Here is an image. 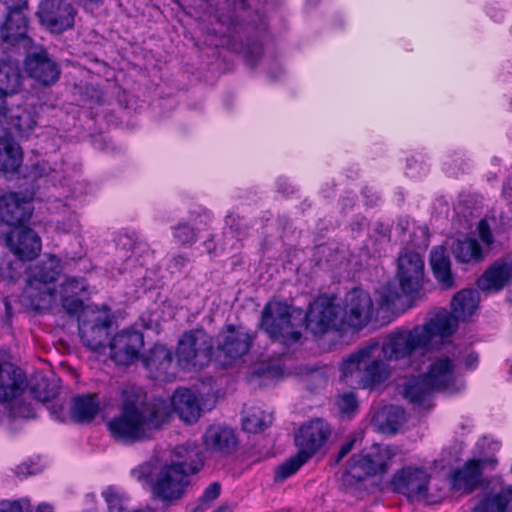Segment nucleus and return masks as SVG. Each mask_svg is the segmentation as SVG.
<instances>
[{
    "instance_id": "ea45409f",
    "label": "nucleus",
    "mask_w": 512,
    "mask_h": 512,
    "mask_svg": "<svg viewBox=\"0 0 512 512\" xmlns=\"http://www.w3.org/2000/svg\"><path fill=\"white\" fill-rule=\"evenodd\" d=\"M272 423V415L257 409L242 419L243 429L249 433H259Z\"/></svg>"
},
{
    "instance_id": "393cba45",
    "label": "nucleus",
    "mask_w": 512,
    "mask_h": 512,
    "mask_svg": "<svg viewBox=\"0 0 512 512\" xmlns=\"http://www.w3.org/2000/svg\"><path fill=\"white\" fill-rule=\"evenodd\" d=\"M168 463L177 469L184 470L189 476L198 473L204 464L200 448L192 443L176 446L172 452V459Z\"/></svg>"
},
{
    "instance_id": "412c9836",
    "label": "nucleus",
    "mask_w": 512,
    "mask_h": 512,
    "mask_svg": "<svg viewBox=\"0 0 512 512\" xmlns=\"http://www.w3.org/2000/svg\"><path fill=\"white\" fill-rule=\"evenodd\" d=\"M27 379L22 370L10 363H0V403L16 400L26 389Z\"/></svg>"
},
{
    "instance_id": "0eeeda50",
    "label": "nucleus",
    "mask_w": 512,
    "mask_h": 512,
    "mask_svg": "<svg viewBox=\"0 0 512 512\" xmlns=\"http://www.w3.org/2000/svg\"><path fill=\"white\" fill-rule=\"evenodd\" d=\"M190 483V476L184 470L165 463L151 478V494L153 498L170 505L183 498Z\"/></svg>"
},
{
    "instance_id": "e433bc0d",
    "label": "nucleus",
    "mask_w": 512,
    "mask_h": 512,
    "mask_svg": "<svg viewBox=\"0 0 512 512\" xmlns=\"http://www.w3.org/2000/svg\"><path fill=\"white\" fill-rule=\"evenodd\" d=\"M512 502V486L504 488L500 493L484 497L473 508V512H505Z\"/></svg>"
},
{
    "instance_id": "c9c22d12",
    "label": "nucleus",
    "mask_w": 512,
    "mask_h": 512,
    "mask_svg": "<svg viewBox=\"0 0 512 512\" xmlns=\"http://www.w3.org/2000/svg\"><path fill=\"white\" fill-rule=\"evenodd\" d=\"M454 256L461 263H479L484 259V249L475 238H465L455 243Z\"/></svg>"
},
{
    "instance_id": "69168bd1",
    "label": "nucleus",
    "mask_w": 512,
    "mask_h": 512,
    "mask_svg": "<svg viewBox=\"0 0 512 512\" xmlns=\"http://www.w3.org/2000/svg\"><path fill=\"white\" fill-rule=\"evenodd\" d=\"M479 362V356L477 353H470L465 359V367L467 369H475Z\"/></svg>"
},
{
    "instance_id": "774afa93",
    "label": "nucleus",
    "mask_w": 512,
    "mask_h": 512,
    "mask_svg": "<svg viewBox=\"0 0 512 512\" xmlns=\"http://www.w3.org/2000/svg\"><path fill=\"white\" fill-rule=\"evenodd\" d=\"M176 266H184L189 260L184 255H177L173 258Z\"/></svg>"
},
{
    "instance_id": "49530a36",
    "label": "nucleus",
    "mask_w": 512,
    "mask_h": 512,
    "mask_svg": "<svg viewBox=\"0 0 512 512\" xmlns=\"http://www.w3.org/2000/svg\"><path fill=\"white\" fill-rule=\"evenodd\" d=\"M174 237L182 244H192L197 239V234L194 228L186 223H180L174 227Z\"/></svg>"
},
{
    "instance_id": "338daca9",
    "label": "nucleus",
    "mask_w": 512,
    "mask_h": 512,
    "mask_svg": "<svg viewBox=\"0 0 512 512\" xmlns=\"http://www.w3.org/2000/svg\"><path fill=\"white\" fill-rule=\"evenodd\" d=\"M51 413L59 421H64L65 420V418L62 416V414H63V407L62 406H52L51 407Z\"/></svg>"
},
{
    "instance_id": "0e129e2a",
    "label": "nucleus",
    "mask_w": 512,
    "mask_h": 512,
    "mask_svg": "<svg viewBox=\"0 0 512 512\" xmlns=\"http://www.w3.org/2000/svg\"><path fill=\"white\" fill-rule=\"evenodd\" d=\"M352 450V440H348L339 450L335 463L338 464Z\"/></svg>"
},
{
    "instance_id": "ddd939ff",
    "label": "nucleus",
    "mask_w": 512,
    "mask_h": 512,
    "mask_svg": "<svg viewBox=\"0 0 512 512\" xmlns=\"http://www.w3.org/2000/svg\"><path fill=\"white\" fill-rule=\"evenodd\" d=\"M430 476L420 468H403L394 474L391 485L394 491L405 495L409 499H423L432 502L428 495Z\"/></svg>"
},
{
    "instance_id": "dca6fc26",
    "label": "nucleus",
    "mask_w": 512,
    "mask_h": 512,
    "mask_svg": "<svg viewBox=\"0 0 512 512\" xmlns=\"http://www.w3.org/2000/svg\"><path fill=\"white\" fill-rule=\"evenodd\" d=\"M331 435L329 424L322 419H315L303 425L295 436L299 452L310 459Z\"/></svg>"
},
{
    "instance_id": "8fccbe9b",
    "label": "nucleus",
    "mask_w": 512,
    "mask_h": 512,
    "mask_svg": "<svg viewBox=\"0 0 512 512\" xmlns=\"http://www.w3.org/2000/svg\"><path fill=\"white\" fill-rule=\"evenodd\" d=\"M336 405L340 416L342 418L347 417L349 419L352 414V392H345L339 395Z\"/></svg>"
},
{
    "instance_id": "6e6552de",
    "label": "nucleus",
    "mask_w": 512,
    "mask_h": 512,
    "mask_svg": "<svg viewBox=\"0 0 512 512\" xmlns=\"http://www.w3.org/2000/svg\"><path fill=\"white\" fill-rule=\"evenodd\" d=\"M290 307L279 301L268 302L262 310L261 325L270 338L289 345L297 342L301 333L291 322Z\"/></svg>"
},
{
    "instance_id": "bf43d9fd",
    "label": "nucleus",
    "mask_w": 512,
    "mask_h": 512,
    "mask_svg": "<svg viewBox=\"0 0 512 512\" xmlns=\"http://www.w3.org/2000/svg\"><path fill=\"white\" fill-rule=\"evenodd\" d=\"M339 487L343 491H349L352 488L351 468L346 466L338 476Z\"/></svg>"
},
{
    "instance_id": "58836bf2",
    "label": "nucleus",
    "mask_w": 512,
    "mask_h": 512,
    "mask_svg": "<svg viewBox=\"0 0 512 512\" xmlns=\"http://www.w3.org/2000/svg\"><path fill=\"white\" fill-rule=\"evenodd\" d=\"M11 126L21 135L30 133L36 126L37 120L33 109L17 107L9 112Z\"/></svg>"
},
{
    "instance_id": "f8f14e48",
    "label": "nucleus",
    "mask_w": 512,
    "mask_h": 512,
    "mask_svg": "<svg viewBox=\"0 0 512 512\" xmlns=\"http://www.w3.org/2000/svg\"><path fill=\"white\" fill-rule=\"evenodd\" d=\"M37 15L51 32L61 33L73 27L76 10L66 0H42Z\"/></svg>"
},
{
    "instance_id": "864d4df0",
    "label": "nucleus",
    "mask_w": 512,
    "mask_h": 512,
    "mask_svg": "<svg viewBox=\"0 0 512 512\" xmlns=\"http://www.w3.org/2000/svg\"><path fill=\"white\" fill-rule=\"evenodd\" d=\"M225 224L238 236L244 235L248 226L245 220L239 215L230 214L225 219Z\"/></svg>"
},
{
    "instance_id": "f3484780",
    "label": "nucleus",
    "mask_w": 512,
    "mask_h": 512,
    "mask_svg": "<svg viewBox=\"0 0 512 512\" xmlns=\"http://www.w3.org/2000/svg\"><path fill=\"white\" fill-rule=\"evenodd\" d=\"M9 250L20 260L35 259L41 251V239L31 228L15 229L3 235Z\"/></svg>"
},
{
    "instance_id": "423d86ee",
    "label": "nucleus",
    "mask_w": 512,
    "mask_h": 512,
    "mask_svg": "<svg viewBox=\"0 0 512 512\" xmlns=\"http://www.w3.org/2000/svg\"><path fill=\"white\" fill-rule=\"evenodd\" d=\"M212 351L211 336L202 329H194L184 332L181 336L176 355L181 367L201 369L210 363Z\"/></svg>"
},
{
    "instance_id": "e2e57ef3",
    "label": "nucleus",
    "mask_w": 512,
    "mask_h": 512,
    "mask_svg": "<svg viewBox=\"0 0 512 512\" xmlns=\"http://www.w3.org/2000/svg\"><path fill=\"white\" fill-rule=\"evenodd\" d=\"M0 512H23L19 501L0 502Z\"/></svg>"
},
{
    "instance_id": "680f3d73",
    "label": "nucleus",
    "mask_w": 512,
    "mask_h": 512,
    "mask_svg": "<svg viewBox=\"0 0 512 512\" xmlns=\"http://www.w3.org/2000/svg\"><path fill=\"white\" fill-rule=\"evenodd\" d=\"M488 448L491 451H496L499 449V444L490 440L488 437H482L476 443V448L479 454H482L484 448Z\"/></svg>"
},
{
    "instance_id": "3c124183",
    "label": "nucleus",
    "mask_w": 512,
    "mask_h": 512,
    "mask_svg": "<svg viewBox=\"0 0 512 512\" xmlns=\"http://www.w3.org/2000/svg\"><path fill=\"white\" fill-rule=\"evenodd\" d=\"M478 236L488 250L494 242L491 228L486 219H481L477 225Z\"/></svg>"
},
{
    "instance_id": "603ef678",
    "label": "nucleus",
    "mask_w": 512,
    "mask_h": 512,
    "mask_svg": "<svg viewBox=\"0 0 512 512\" xmlns=\"http://www.w3.org/2000/svg\"><path fill=\"white\" fill-rule=\"evenodd\" d=\"M61 302L66 312L71 315L78 313L83 308V301L80 299V297L64 294L61 295Z\"/></svg>"
},
{
    "instance_id": "4d7b16f0",
    "label": "nucleus",
    "mask_w": 512,
    "mask_h": 512,
    "mask_svg": "<svg viewBox=\"0 0 512 512\" xmlns=\"http://www.w3.org/2000/svg\"><path fill=\"white\" fill-rule=\"evenodd\" d=\"M360 193L366 206L373 207L380 199L378 193L372 187L365 186Z\"/></svg>"
},
{
    "instance_id": "4be33fe9",
    "label": "nucleus",
    "mask_w": 512,
    "mask_h": 512,
    "mask_svg": "<svg viewBox=\"0 0 512 512\" xmlns=\"http://www.w3.org/2000/svg\"><path fill=\"white\" fill-rule=\"evenodd\" d=\"M203 443L207 450L229 455L236 451L238 438L231 427L221 424L210 425L204 435Z\"/></svg>"
},
{
    "instance_id": "aec40b11",
    "label": "nucleus",
    "mask_w": 512,
    "mask_h": 512,
    "mask_svg": "<svg viewBox=\"0 0 512 512\" xmlns=\"http://www.w3.org/2000/svg\"><path fill=\"white\" fill-rule=\"evenodd\" d=\"M142 361L152 378L160 381H171L174 379L173 353L165 345H154L143 357Z\"/></svg>"
},
{
    "instance_id": "2eb2a0df",
    "label": "nucleus",
    "mask_w": 512,
    "mask_h": 512,
    "mask_svg": "<svg viewBox=\"0 0 512 512\" xmlns=\"http://www.w3.org/2000/svg\"><path fill=\"white\" fill-rule=\"evenodd\" d=\"M143 335L136 330H123L110 341V357L118 365L128 366L139 358Z\"/></svg>"
},
{
    "instance_id": "cd10ccee",
    "label": "nucleus",
    "mask_w": 512,
    "mask_h": 512,
    "mask_svg": "<svg viewBox=\"0 0 512 512\" xmlns=\"http://www.w3.org/2000/svg\"><path fill=\"white\" fill-rule=\"evenodd\" d=\"M27 19L22 13L8 12L5 22L0 27L2 44L9 48L20 41H25Z\"/></svg>"
},
{
    "instance_id": "6e6d98bb",
    "label": "nucleus",
    "mask_w": 512,
    "mask_h": 512,
    "mask_svg": "<svg viewBox=\"0 0 512 512\" xmlns=\"http://www.w3.org/2000/svg\"><path fill=\"white\" fill-rule=\"evenodd\" d=\"M350 376H352V354L348 355L340 365L339 382L347 385Z\"/></svg>"
},
{
    "instance_id": "b1692460",
    "label": "nucleus",
    "mask_w": 512,
    "mask_h": 512,
    "mask_svg": "<svg viewBox=\"0 0 512 512\" xmlns=\"http://www.w3.org/2000/svg\"><path fill=\"white\" fill-rule=\"evenodd\" d=\"M393 456L394 453L389 446L373 444L357 463H354V467L358 466L370 476L381 475L386 473Z\"/></svg>"
},
{
    "instance_id": "f704fd0d",
    "label": "nucleus",
    "mask_w": 512,
    "mask_h": 512,
    "mask_svg": "<svg viewBox=\"0 0 512 512\" xmlns=\"http://www.w3.org/2000/svg\"><path fill=\"white\" fill-rule=\"evenodd\" d=\"M388 360L374 359L364 369L362 377L363 388H374L385 382L391 375V368Z\"/></svg>"
},
{
    "instance_id": "6ab92c4d",
    "label": "nucleus",
    "mask_w": 512,
    "mask_h": 512,
    "mask_svg": "<svg viewBox=\"0 0 512 512\" xmlns=\"http://www.w3.org/2000/svg\"><path fill=\"white\" fill-rule=\"evenodd\" d=\"M27 74L39 83L48 86L60 76V68L44 50L29 54L24 62Z\"/></svg>"
},
{
    "instance_id": "052dcab7",
    "label": "nucleus",
    "mask_w": 512,
    "mask_h": 512,
    "mask_svg": "<svg viewBox=\"0 0 512 512\" xmlns=\"http://www.w3.org/2000/svg\"><path fill=\"white\" fill-rule=\"evenodd\" d=\"M5 5L8 12L20 13V10L27 7L28 0H0Z\"/></svg>"
},
{
    "instance_id": "f03ea898",
    "label": "nucleus",
    "mask_w": 512,
    "mask_h": 512,
    "mask_svg": "<svg viewBox=\"0 0 512 512\" xmlns=\"http://www.w3.org/2000/svg\"><path fill=\"white\" fill-rule=\"evenodd\" d=\"M455 319L446 310L437 312L425 324L413 329H396L389 333L381 347L386 360L398 361L423 351L437 338L443 339L455 332Z\"/></svg>"
},
{
    "instance_id": "20e7f679",
    "label": "nucleus",
    "mask_w": 512,
    "mask_h": 512,
    "mask_svg": "<svg viewBox=\"0 0 512 512\" xmlns=\"http://www.w3.org/2000/svg\"><path fill=\"white\" fill-rule=\"evenodd\" d=\"M396 278L401 292L394 284H387L381 297L382 305L394 309L402 296L415 298L424 284V261L416 252H404L398 257Z\"/></svg>"
},
{
    "instance_id": "37998d69",
    "label": "nucleus",
    "mask_w": 512,
    "mask_h": 512,
    "mask_svg": "<svg viewBox=\"0 0 512 512\" xmlns=\"http://www.w3.org/2000/svg\"><path fill=\"white\" fill-rule=\"evenodd\" d=\"M86 289V282L83 278H67L61 285L60 295L79 297Z\"/></svg>"
},
{
    "instance_id": "9d476101",
    "label": "nucleus",
    "mask_w": 512,
    "mask_h": 512,
    "mask_svg": "<svg viewBox=\"0 0 512 512\" xmlns=\"http://www.w3.org/2000/svg\"><path fill=\"white\" fill-rule=\"evenodd\" d=\"M111 323V318L105 313L83 310L78 318V329L82 343L93 351L104 347Z\"/></svg>"
},
{
    "instance_id": "7c9ffc66",
    "label": "nucleus",
    "mask_w": 512,
    "mask_h": 512,
    "mask_svg": "<svg viewBox=\"0 0 512 512\" xmlns=\"http://www.w3.org/2000/svg\"><path fill=\"white\" fill-rule=\"evenodd\" d=\"M22 84L19 63L11 59L0 60V94L7 96L17 93Z\"/></svg>"
},
{
    "instance_id": "c85d7f7f",
    "label": "nucleus",
    "mask_w": 512,
    "mask_h": 512,
    "mask_svg": "<svg viewBox=\"0 0 512 512\" xmlns=\"http://www.w3.org/2000/svg\"><path fill=\"white\" fill-rule=\"evenodd\" d=\"M479 301L480 296L475 289H463L454 295L451 302L453 313L446 312L455 319V330L457 329L459 320H466L474 314Z\"/></svg>"
},
{
    "instance_id": "13d9d810",
    "label": "nucleus",
    "mask_w": 512,
    "mask_h": 512,
    "mask_svg": "<svg viewBox=\"0 0 512 512\" xmlns=\"http://www.w3.org/2000/svg\"><path fill=\"white\" fill-rule=\"evenodd\" d=\"M378 348V342L373 341L366 345L364 348L359 349L357 352H354V363H360L365 358L369 357L374 350Z\"/></svg>"
},
{
    "instance_id": "bb28decb",
    "label": "nucleus",
    "mask_w": 512,
    "mask_h": 512,
    "mask_svg": "<svg viewBox=\"0 0 512 512\" xmlns=\"http://www.w3.org/2000/svg\"><path fill=\"white\" fill-rule=\"evenodd\" d=\"M435 392L434 388L426 380L424 374L410 377L403 386V397L410 403L419 406H429V401Z\"/></svg>"
},
{
    "instance_id": "39448f33",
    "label": "nucleus",
    "mask_w": 512,
    "mask_h": 512,
    "mask_svg": "<svg viewBox=\"0 0 512 512\" xmlns=\"http://www.w3.org/2000/svg\"><path fill=\"white\" fill-rule=\"evenodd\" d=\"M305 319L307 329L315 335L329 329L342 332L352 325V308L342 305L336 296H320L310 305Z\"/></svg>"
},
{
    "instance_id": "09e8293b",
    "label": "nucleus",
    "mask_w": 512,
    "mask_h": 512,
    "mask_svg": "<svg viewBox=\"0 0 512 512\" xmlns=\"http://www.w3.org/2000/svg\"><path fill=\"white\" fill-rule=\"evenodd\" d=\"M263 47L262 44L258 41H252L247 44L245 51V59L246 62L250 66H254L257 61L262 57Z\"/></svg>"
},
{
    "instance_id": "de8ad7c7",
    "label": "nucleus",
    "mask_w": 512,
    "mask_h": 512,
    "mask_svg": "<svg viewBox=\"0 0 512 512\" xmlns=\"http://www.w3.org/2000/svg\"><path fill=\"white\" fill-rule=\"evenodd\" d=\"M9 417L29 419L34 417V409L30 403L15 402L8 408Z\"/></svg>"
},
{
    "instance_id": "a18cd8bd",
    "label": "nucleus",
    "mask_w": 512,
    "mask_h": 512,
    "mask_svg": "<svg viewBox=\"0 0 512 512\" xmlns=\"http://www.w3.org/2000/svg\"><path fill=\"white\" fill-rule=\"evenodd\" d=\"M23 264L20 261L4 262L0 266V276L8 282L17 281L22 274Z\"/></svg>"
},
{
    "instance_id": "a878e982",
    "label": "nucleus",
    "mask_w": 512,
    "mask_h": 512,
    "mask_svg": "<svg viewBox=\"0 0 512 512\" xmlns=\"http://www.w3.org/2000/svg\"><path fill=\"white\" fill-rule=\"evenodd\" d=\"M171 413L176 412L186 423H194L200 416V407L196 396L189 389H178L173 394L170 401Z\"/></svg>"
},
{
    "instance_id": "c03bdc74",
    "label": "nucleus",
    "mask_w": 512,
    "mask_h": 512,
    "mask_svg": "<svg viewBox=\"0 0 512 512\" xmlns=\"http://www.w3.org/2000/svg\"><path fill=\"white\" fill-rule=\"evenodd\" d=\"M109 512H123L124 511V497L115 488L108 487L103 491Z\"/></svg>"
},
{
    "instance_id": "79ce46f5",
    "label": "nucleus",
    "mask_w": 512,
    "mask_h": 512,
    "mask_svg": "<svg viewBox=\"0 0 512 512\" xmlns=\"http://www.w3.org/2000/svg\"><path fill=\"white\" fill-rule=\"evenodd\" d=\"M221 486L218 482L211 483L204 490L202 496L199 499L198 505L192 510V512H204L209 509L212 503L219 497Z\"/></svg>"
},
{
    "instance_id": "5fc2aeb1",
    "label": "nucleus",
    "mask_w": 512,
    "mask_h": 512,
    "mask_svg": "<svg viewBox=\"0 0 512 512\" xmlns=\"http://www.w3.org/2000/svg\"><path fill=\"white\" fill-rule=\"evenodd\" d=\"M387 414V422L393 429H396L397 426L401 425L405 421V411L399 406L389 407Z\"/></svg>"
},
{
    "instance_id": "2f4dec72",
    "label": "nucleus",
    "mask_w": 512,
    "mask_h": 512,
    "mask_svg": "<svg viewBox=\"0 0 512 512\" xmlns=\"http://www.w3.org/2000/svg\"><path fill=\"white\" fill-rule=\"evenodd\" d=\"M100 409V403L95 395L76 396L71 401L70 416L74 422H91Z\"/></svg>"
},
{
    "instance_id": "473e14b6",
    "label": "nucleus",
    "mask_w": 512,
    "mask_h": 512,
    "mask_svg": "<svg viewBox=\"0 0 512 512\" xmlns=\"http://www.w3.org/2000/svg\"><path fill=\"white\" fill-rule=\"evenodd\" d=\"M373 315L374 305L370 295L354 287V332L367 326Z\"/></svg>"
},
{
    "instance_id": "5701e85b",
    "label": "nucleus",
    "mask_w": 512,
    "mask_h": 512,
    "mask_svg": "<svg viewBox=\"0 0 512 512\" xmlns=\"http://www.w3.org/2000/svg\"><path fill=\"white\" fill-rule=\"evenodd\" d=\"M512 280V259L495 261L477 280L482 291H501Z\"/></svg>"
},
{
    "instance_id": "1a4fd4ad",
    "label": "nucleus",
    "mask_w": 512,
    "mask_h": 512,
    "mask_svg": "<svg viewBox=\"0 0 512 512\" xmlns=\"http://www.w3.org/2000/svg\"><path fill=\"white\" fill-rule=\"evenodd\" d=\"M254 335L242 326L226 325L217 337V356L225 367L232 366L246 356Z\"/></svg>"
},
{
    "instance_id": "a211bd4d",
    "label": "nucleus",
    "mask_w": 512,
    "mask_h": 512,
    "mask_svg": "<svg viewBox=\"0 0 512 512\" xmlns=\"http://www.w3.org/2000/svg\"><path fill=\"white\" fill-rule=\"evenodd\" d=\"M33 212L32 202L15 192L0 196V222L10 227L25 224Z\"/></svg>"
},
{
    "instance_id": "72a5a7b5",
    "label": "nucleus",
    "mask_w": 512,
    "mask_h": 512,
    "mask_svg": "<svg viewBox=\"0 0 512 512\" xmlns=\"http://www.w3.org/2000/svg\"><path fill=\"white\" fill-rule=\"evenodd\" d=\"M22 162L20 146L9 138L0 139V171L15 172Z\"/></svg>"
},
{
    "instance_id": "c756f323",
    "label": "nucleus",
    "mask_w": 512,
    "mask_h": 512,
    "mask_svg": "<svg viewBox=\"0 0 512 512\" xmlns=\"http://www.w3.org/2000/svg\"><path fill=\"white\" fill-rule=\"evenodd\" d=\"M430 265L433 275L442 289H451L454 286V276L451 271V262L443 247H436L430 254Z\"/></svg>"
},
{
    "instance_id": "a19ab883",
    "label": "nucleus",
    "mask_w": 512,
    "mask_h": 512,
    "mask_svg": "<svg viewBox=\"0 0 512 512\" xmlns=\"http://www.w3.org/2000/svg\"><path fill=\"white\" fill-rule=\"evenodd\" d=\"M309 459L303 456L299 451L296 455L279 465L275 472V481H284L295 474L302 465Z\"/></svg>"
},
{
    "instance_id": "7ed1b4c3",
    "label": "nucleus",
    "mask_w": 512,
    "mask_h": 512,
    "mask_svg": "<svg viewBox=\"0 0 512 512\" xmlns=\"http://www.w3.org/2000/svg\"><path fill=\"white\" fill-rule=\"evenodd\" d=\"M62 271L61 260L49 255L30 270L23 299L32 310L44 312L52 308L56 300L54 283Z\"/></svg>"
},
{
    "instance_id": "4468645a",
    "label": "nucleus",
    "mask_w": 512,
    "mask_h": 512,
    "mask_svg": "<svg viewBox=\"0 0 512 512\" xmlns=\"http://www.w3.org/2000/svg\"><path fill=\"white\" fill-rule=\"evenodd\" d=\"M455 369V359L442 355L432 360L427 372L423 374L435 391L452 394L464 389V383L455 376Z\"/></svg>"
},
{
    "instance_id": "4c0bfd02",
    "label": "nucleus",
    "mask_w": 512,
    "mask_h": 512,
    "mask_svg": "<svg viewBox=\"0 0 512 512\" xmlns=\"http://www.w3.org/2000/svg\"><path fill=\"white\" fill-rule=\"evenodd\" d=\"M30 394L40 402H48L54 399L59 393L58 380L49 379L44 376L34 377L29 386Z\"/></svg>"
},
{
    "instance_id": "9b49d317",
    "label": "nucleus",
    "mask_w": 512,
    "mask_h": 512,
    "mask_svg": "<svg viewBox=\"0 0 512 512\" xmlns=\"http://www.w3.org/2000/svg\"><path fill=\"white\" fill-rule=\"evenodd\" d=\"M496 463V458L492 456L467 460L462 467L455 469L451 474V488L457 492L472 493L481 483L483 469L485 467L494 468Z\"/></svg>"
},
{
    "instance_id": "f257e3e1",
    "label": "nucleus",
    "mask_w": 512,
    "mask_h": 512,
    "mask_svg": "<svg viewBox=\"0 0 512 512\" xmlns=\"http://www.w3.org/2000/svg\"><path fill=\"white\" fill-rule=\"evenodd\" d=\"M121 413L108 422L112 436L128 443L148 438V431L158 430L171 416L170 404L164 399L146 400V394L135 386L122 392Z\"/></svg>"
}]
</instances>
